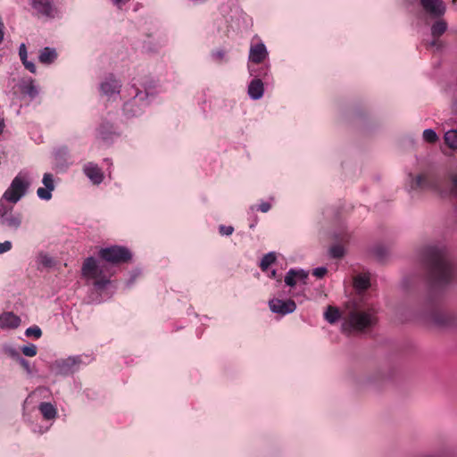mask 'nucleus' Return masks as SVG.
<instances>
[{
    "label": "nucleus",
    "instance_id": "obj_27",
    "mask_svg": "<svg viewBox=\"0 0 457 457\" xmlns=\"http://www.w3.org/2000/svg\"><path fill=\"white\" fill-rule=\"evenodd\" d=\"M353 287L359 292H363L370 287V276L369 273H361L354 277Z\"/></svg>",
    "mask_w": 457,
    "mask_h": 457
},
{
    "label": "nucleus",
    "instance_id": "obj_7",
    "mask_svg": "<svg viewBox=\"0 0 457 457\" xmlns=\"http://www.w3.org/2000/svg\"><path fill=\"white\" fill-rule=\"evenodd\" d=\"M248 71L253 79L248 83L247 95L250 99L256 101L264 95L265 89L262 79H268L271 77L270 65L265 64L259 68H253L248 65Z\"/></svg>",
    "mask_w": 457,
    "mask_h": 457
},
{
    "label": "nucleus",
    "instance_id": "obj_51",
    "mask_svg": "<svg viewBox=\"0 0 457 457\" xmlns=\"http://www.w3.org/2000/svg\"><path fill=\"white\" fill-rule=\"evenodd\" d=\"M268 276L270 278H275V279H277L279 282L281 281V278H278V276H277V270H270Z\"/></svg>",
    "mask_w": 457,
    "mask_h": 457
},
{
    "label": "nucleus",
    "instance_id": "obj_20",
    "mask_svg": "<svg viewBox=\"0 0 457 457\" xmlns=\"http://www.w3.org/2000/svg\"><path fill=\"white\" fill-rule=\"evenodd\" d=\"M83 173L94 185H100L104 179V175L101 168L92 162H88L84 164Z\"/></svg>",
    "mask_w": 457,
    "mask_h": 457
},
{
    "label": "nucleus",
    "instance_id": "obj_49",
    "mask_svg": "<svg viewBox=\"0 0 457 457\" xmlns=\"http://www.w3.org/2000/svg\"><path fill=\"white\" fill-rule=\"evenodd\" d=\"M451 182H452V194L457 196V174H453L451 177Z\"/></svg>",
    "mask_w": 457,
    "mask_h": 457
},
{
    "label": "nucleus",
    "instance_id": "obj_26",
    "mask_svg": "<svg viewBox=\"0 0 457 457\" xmlns=\"http://www.w3.org/2000/svg\"><path fill=\"white\" fill-rule=\"evenodd\" d=\"M57 52L54 48L46 46L40 50L38 60L43 64H51L57 59Z\"/></svg>",
    "mask_w": 457,
    "mask_h": 457
},
{
    "label": "nucleus",
    "instance_id": "obj_12",
    "mask_svg": "<svg viewBox=\"0 0 457 457\" xmlns=\"http://www.w3.org/2000/svg\"><path fill=\"white\" fill-rule=\"evenodd\" d=\"M435 19L430 21V34L433 37L430 40V52L440 54L446 47V43L439 37L446 31L447 22L442 18Z\"/></svg>",
    "mask_w": 457,
    "mask_h": 457
},
{
    "label": "nucleus",
    "instance_id": "obj_42",
    "mask_svg": "<svg viewBox=\"0 0 457 457\" xmlns=\"http://www.w3.org/2000/svg\"><path fill=\"white\" fill-rule=\"evenodd\" d=\"M16 361L25 370L26 373L29 376L33 375V373H34L33 369L28 360H26L24 357L21 356Z\"/></svg>",
    "mask_w": 457,
    "mask_h": 457
},
{
    "label": "nucleus",
    "instance_id": "obj_37",
    "mask_svg": "<svg viewBox=\"0 0 457 457\" xmlns=\"http://www.w3.org/2000/svg\"><path fill=\"white\" fill-rule=\"evenodd\" d=\"M345 248L343 245L339 244H335L331 245L328 249V253L331 258L340 259L345 255Z\"/></svg>",
    "mask_w": 457,
    "mask_h": 457
},
{
    "label": "nucleus",
    "instance_id": "obj_50",
    "mask_svg": "<svg viewBox=\"0 0 457 457\" xmlns=\"http://www.w3.org/2000/svg\"><path fill=\"white\" fill-rule=\"evenodd\" d=\"M44 388H37L35 391H33L25 400L24 403H29L30 399H32L37 395L40 394L42 391H44Z\"/></svg>",
    "mask_w": 457,
    "mask_h": 457
},
{
    "label": "nucleus",
    "instance_id": "obj_5",
    "mask_svg": "<svg viewBox=\"0 0 457 457\" xmlns=\"http://www.w3.org/2000/svg\"><path fill=\"white\" fill-rule=\"evenodd\" d=\"M377 322L376 317L370 312L351 311L342 322V331L347 334L361 332L372 328Z\"/></svg>",
    "mask_w": 457,
    "mask_h": 457
},
{
    "label": "nucleus",
    "instance_id": "obj_36",
    "mask_svg": "<svg viewBox=\"0 0 457 457\" xmlns=\"http://www.w3.org/2000/svg\"><path fill=\"white\" fill-rule=\"evenodd\" d=\"M211 57L214 62L218 63L228 62L227 52L221 48L212 51Z\"/></svg>",
    "mask_w": 457,
    "mask_h": 457
},
{
    "label": "nucleus",
    "instance_id": "obj_30",
    "mask_svg": "<svg viewBox=\"0 0 457 457\" xmlns=\"http://www.w3.org/2000/svg\"><path fill=\"white\" fill-rule=\"evenodd\" d=\"M37 269L52 268L54 265V260L48 253H40L37 258Z\"/></svg>",
    "mask_w": 457,
    "mask_h": 457
},
{
    "label": "nucleus",
    "instance_id": "obj_1",
    "mask_svg": "<svg viewBox=\"0 0 457 457\" xmlns=\"http://www.w3.org/2000/svg\"><path fill=\"white\" fill-rule=\"evenodd\" d=\"M430 285L444 287L457 278V270L453 256L445 245H430ZM453 317L430 297V326L446 327L452 324Z\"/></svg>",
    "mask_w": 457,
    "mask_h": 457
},
{
    "label": "nucleus",
    "instance_id": "obj_46",
    "mask_svg": "<svg viewBox=\"0 0 457 457\" xmlns=\"http://www.w3.org/2000/svg\"><path fill=\"white\" fill-rule=\"evenodd\" d=\"M19 55L21 62L28 60V52L24 43L21 44L19 46Z\"/></svg>",
    "mask_w": 457,
    "mask_h": 457
},
{
    "label": "nucleus",
    "instance_id": "obj_56",
    "mask_svg": "<svg viewBox=\"0 0 457 457\" xmlns=\"http://www.w3.org/2000/svg\"><path fill=\"white\" fill-rule=\"evenodd\" d=\"M254 226H255L254 224H251V225H250V228H254Z\"/></svg>",
    "mask_w": 457,
    "mask_h": 457
},
{
    "label": "nucleus",
    "instance_id": "obj_3",
    "mask_svg": "<svg viewBox=\"0 0 457 457\" xmlns=\"http://www.w3.org/2000/svg\"><path fill=\"white\" fill-rule=\"evenodd\" d=\"M409 14L412 29L419 34H427L428 29V0H401Z\"/></svg>",
    "mask_w": 457,
    "mask_h": 457
},
{
    "label": "nucleus",
    "instance_id": "obj_22",
    "mask_svg": "<svg viewBox=\"0 0 457 457\" xmlns=\"http://www.w3.org/2000/svg\"><path fill=\"white\" fill-rule=\"evenodd\" d=\"M54 158L55 164L62 169L68 168L71 164L70 150L65 145L54 149Z\"/></svg>",
    "mask_w": 457,
    "mask_h": 457
},
{
    "label": "nucleus",
    "instance_id": "obj_23",
    "mask_svg": "<svg viewBox=\"0 0 457 457\" xmlns=\"http://www.w3.org/2000/svg\"><path fill=\"white\" fill-rule=\"evenodd\" d=\"M21 318L11 312L0 315L1 328H17L21 325Z\"/></svg>",
    "mask_w": 457,
    "mask_h": 457
},
{
    "label": "nucleus",
    "instance_id": "obj_48",
    "mask_svg": "<svg viewBox=\"0 0 457 457\" xmlns=\"http://www.w3.org/2000/svg\"><path fill=\"white\" fill-rule=\"evenodd\" d=\"M334 238L341 242H347L350 239V236L348 233L344 232L342 234H335Z\"/></svg>",
    "mask_w": 457,
    "mask_h": 457
},
{
    "label": "nucleus",
    "instance_id": "obj_25",
    "mask_svg": "<svg viewBox=\"0 0 457 457\" xmlns=\"http://www.w3.org/2000/svg\"><path fill=\"white\" fill-rule=\"evenodd\" d=\"M21 91L23 95L29 96L30 99H34L38 95V88L34 84L32 79H23L20 84Z\"/></svg>",
    "mask_w": 457,
    "mask_h": 457
},
{
    "label": "nucleus",
    "instance_id": "obj_55",
    "mask_svg": "<svg viewBox=\"0 0 457 457\" xmlns=\"http://www.w3.org/2000/svg\"><path fill=\"white\" fill-rule=\"evenodd\" d=\"M2 130H3V124H2V122H0V133L2 132Z\"/></svg>",
    "mask_w": 457,
    "mask_h": 457
},
{
    "label": "nucleus",
    "instance_id": "obj_53",
    "mask_svg": "<svg viewBox=\"0 0 457 457\" xmlns=\"http://www.w3.org/2000/svg\"><path fill=\"white\" fill-rule=\"evenodd\" d=\"M428 135H429L428 129H425L422 133L424 141L428 142Z\"/></svg>",
    "mask_w": 457,
    "mask_h": 457
},
{
    "label": "nucleus",
    "instance_id": "obj_17",
    "mask_svg": "<svg viewBox=\"0 0 457 457\" xmlns=\"http://www.w3.org/2000/svg\"><path fill=\"white\" fill-rule=\"evenodd\" d=\"M30 4L37 15L53 19L57 13L53 0H31Z\"/></svg>",
    "mask_w": 457,
    "mask_h": 457
},
{
    "label": "nucleus",
    "instance_id": "obj_21",
    "mask_svg": "<svg viewBox=\"0 0 457 457\" xmlns=\"http://www.w3.org/2000/svg\"><path fill=\"white\" fill-rule=\"evenodd\" d=\"M42 183L45 187H38L37 195L41 200L48 201L52 198V192L55 188L54 176L51 173H45L42 179Z\"/></svg>",
    "mask_w": 457,
    "mask_h": 457
},
{
    "label": "nucleus",
    "instance_id": "obj_11",
    "mask_svg": "<svg viewBox=\"0 0 457 457\" xmlns=\"http://www.w3.org/2000/svg\"><path fill=\"white\" fill-rule=\"evenodd\" d=\"M99 257L112 264L124 263L131 260L132 253L125 246L112 245L109 247L102 248L99 251Z\"/></svg>",
    "mask_w": 457,
    "mask_h": 457
},
{
    "label": "nucleus",
    "instance_id": "obj_54",
    "mask_svg": "<svg viewBox=\"0 0 457 457\" xmlns=\"http://www.w3.org/2000/svg\"><path fill=\"white\" fill-rule=\"evenodd\" d=\"M4 159V154L0 152V165L2 164L3 161Z\"/></svg>",
    "mask_w": 457,
    "mask_h": 457
},
{
    "label": "nucleus",
    "instance_id": "obj_34",
    "mask_svg": "<svg viewBox=\"0 0 457 457\" xmlns=\"http://www.w3.org/2000/svg\"><path fill=\"white\" fill-rule=\"evenodd\" d=\"M324 318L328 323L334 324L340 318V312L337 308L328 306L324 312Z\"/></svg>",
    "mask_w": 457,
    "mask_h": 457
},
{
    "label": "nucleus",
    "instance_id": "obj_10",
    "mask_svg": "<svg viewBox=\"0 0 457 457\" xmlns=\"http://www.w3.org/2000/svg\"><path fill=\"white\" fill-rule=\"evenodd\" d=\"M22 224V215L13 211V205L0 201V227L9 231H17Z\"/></svg>",
    "mask_w": 457,
    "mask_h": 457
},
{
    "label": "nucleus",
    "instance_id": "obj_47",
    "mask_svg": "<svg viewBox=\"0 0 457 457\" xmlns=\"http://www.w3.org/2000/svg\"><path fill=\"white\" fill-rule=\"evenodd\" d=\"M22 64L24 65V67L29 71L31 73H36L37 71V68H36V65L33 62L31 61H29V60H26L22 62Z\"/></svg>",
    "mask_w": 457,
    "mask_h": 457
},
{
    "label": "nucleus",
    "instance_id": "obj_35",
    "mask_svg": "<svg viewBox=\"0 0 457 457\" xmlns=\"http://www.w3.org/2000/svg\"><path fill=\"white\" fill-rule=\"evenodd\" d=\"M372 253L379 262H384L385 260H386L389 254L388 249L382 245H375L372 248Z\"/></svg>",
    "mask_w": 457,
    "mask_h": 457
},
{
    "label": "nucleus",
    "instance_id": "obj_14",
    "mask_svg": "<svg viewBox=\"0 0 457 457\" xmlns=\"http://www.w3.org/2000/svg\"><path fill=\"white\" fill-rule=\"evenodd\" d=\"M37 409H38L40 414L42 415L44 420L50 422V426H46V427L37 426L32 428V431L38 435H43L50 429V427L53 425L54 420L57 419L58 410H57L56 405L50 402L39 403L37 405Z\"/></svg>",
    "mask_w": 457,
    "mask_h": 457
},
{
    "label": "nucleus",
    "instance_id": "obj_40",
    "mask_svg": "<svg viewBox=\"0 0 457 457\" xmlns=\"http://www.w3.org/2000/svg\"><path fill=\"white\" fill-rule=\"evenodd\" d=\"M22 353L27 357H33L37 353V348L34 344H29L21 347Z\"/></svg>",
    "mask_w": 457,
    "mask_h": 457
},
{
    "label": "nucleus",
    "instance_id": "obj_15",
    "mask_svg": "<svg viewBox=\"0 0 457 457\" xmlns=\"http://www.w3.org/2000/svg\"><path fill=\"white\" fill-rule=\"evenodd\" d=\"M121 136L117 126L107 120H103L96 129V137L106 144H112Z\"/></svg>",
    "mask_w": 457,
    "mask_h": 457
},
{
    "label": "nucleus",
    "instance_id": "obj_45",
    "mask_svg": "<svg viewBox=\"0 0 457 457\" xmlns=\"http://www.w3.org/2000/svg\"><path fill=\"white\" fill-rule=\"evenodd\" d=\"M328 272V269L326 267H317L315 269H313L312 270V274L313 276L319 278H323Z\"/></svg>",
    "mask_w": 457,
    "mask_h": 457
},
{
    "label": "nucleus",
    "instance_id": "obj_39",
    "mask_svg": "<svg viewBox=\"0 0 457 457\" xmlns=\"http://www.w3.org/2000/svg\"><path fill=\"white\" fill-rule=\"evenodd\" d=\"M271 209V204L268 202L262 201L259 204L250 206L251 211H260L263 213L268 212Z\"/></svg>",
    "mask_w": 457,
    "mask_h": 457
},
{
    "label": "nucleus",
    "instance_id": "obj_28",
    "mask_svg": "<svg viewBox=\"0 0 457 457\" xmlns=\"http://www.w3.org/2000/svg\"><path fill=\"white\" fill-rule=\"evenodd\" d=\"M445 4L443 0H430V21L441 18L445 12Z\"/></svg>",
    "mask_w": 457,
    "mask_h": 457
},
{
    "label": "nucleus",
    "instance_id": "obj_16",
    "mask_svg": "<svg viewBox=\"0 0 457 457\" xmlns=\"http://www.w3.org/2000/svg\"><path fill=\"white\" fill-rule=\"evenodd\" d=\"M268 305L270 311L272 313L278 314L279 316H286L295 312L296 310V303L292 299H279L277 297H273L269 300Z\"/></svg>",
    "mask_w": 457,
    "mask_h": 457
},
{
    "label": "nucleus",
    "instance_id": "obj_18",
    "mask_svg": "<svg viewBox=\"0 0 457 457\" xmlns=\"http://www.w3.org/2000/svg\"><path fill=\"white\" fill-rule=\"evenodd\" d=\"M309 271L303 269H290L284 278L285 284L290 287H294L297 282L303 285L307 284Z\"/></svg>",
    "mask_w": 457,
    "mask_h": 457
},
{
    "label": "nucleus",
    "instance_id": "obj_32",
    "mask_svg": "<svg viewBox=\"0 0 457 457\" xmlns=\"http://www.w3.org/2000/svg\"><path fill=\"white\" fill-rule=\"evenodd\" d=\"M1 351L6 356L17 361L21 355L20 354L19 350L10 343L3 344L1 347Z\"/></svg>",
    "mask_w": 457,
    "mask_h": 457
},
{
    "label": "nucleus",
    "instance_id": "obj_24",
    "mask_svg": "<svg viewBox=\"0 0 457 457\" xmlns=\"http://www.w3.org/2000/svg\"><path fill=\"white\" fill-rule=\"evenodd\" d=\"M415 260L423 267L425 271L428 269V245L426 242L417 246L415 250Z\"/></svg>",
    "mask_w": 457,
    "mask_h": 457
},
{
    "label": "nucleus",
    "instance_id": "obj_44",
    "mask_svg": "<svg viewBox=\"0 0 457 457\" xmlns=\"http://www.w3.org/2000/svg\"><path fill=\"white\" fill-rule=\"evenodd\" d=\"M12 247V244L9 240H5L0 243V255L9 252Z\"/></svg>",
    "mask_w": 457,
    "mask_h": 457
},
{
    "label": "nucleus",
    "instance_id": "obj_33",
    "mask_svg": "<svg viewBox=\"0 0 457 457\" xmlns=\"http://www.w3.org/2000/svg\"><path fill=\"white\" fill-rule=\"evenodd\" d=\"M445 145L453 149H457V130L452 129L447 131L444 137Z\"/></svg>",
    "mask_w": 457,
    "mask_h": 457
},
{
    "label": "nucleus",
    "instance_id": "obj_6",
    "mask_svg": "<svg viewBox=\"0 0 457 457\" xmlns=\"http://www.w3.org/2000/svg\"><path fill=\"white\" fill-rule=\"evenodd\" d=\"M30 187V180L27 172L21 171L12 180L11 185L4 191L0 201L13 205L23 198Z\"/></svg>",
    "mask_w": 457,
    "mask_h": 457
},
{
    "label": "nucleus",
    "instance_id": "obj_41",
    "mask_svg": "<svg viewBox=\"0 0 457 457\" xmlns=\"http://www.w3.org/2000/svg\"><path fill=\"white\" fill-rule=\"evenodd\" d=\"M25 336L39 338L42 336V330L38 326H31L25 330Z\"/></svg>",
    "mask_w": 457,
    "mask_h": 457
},
{
    "label": "nucleus",
    "instance_id": "obj_43",
    "mask_svg": "<svg viewBox=\"0 0 457 457\" xmlns=\"http://www.w3.org/2000/svg\"><path fill=\"white\" fill-rule=\"evenodd\" d=\"M219 232L221 236H230L234 232V228L232 226L220 225Z\"/></svg>",
    "mask_w": 457,
    "mask_h": 457
},
{
    "label": "nucleus",
    "instance_id": "obj_29",
    "mask_svg": "<svg viewBox=\"0 0 457 457\" xmlns=\"http://www.w3.org/2000/svg\"><path fill=\"white\" fill-rule=\"evenodd\" d=\"M378 373L376 374H361L354 378V383L358 386H368L376 382Z\"/></svg>",
    "mask_w": 457,
    "mask_h": 457
},
{
    "label": "nucleus",
    "instance_id": "obj_31",
    "mask_svg": "<svg viewBox=\"0 0 457 457\" xmlns=\"http://www.w3.org/2000/svg\"><path fill=\"white\" fill-rule=\"evenodd\" d=\"M277 260V254L275 252H269L268 253L264 254L260 262V268L262 271H268L269 267L275 263Z\"/></svg>",
    "mask_w": 457,
    "mask_h": 457
},
{
    "label": "nucleus",
    "instance_id": "obj_8",
    "mask_svg": "<svg viewBox=\"0 0 457 457\" xmlns=\"http://www.w3.org/2000/svg\"><path fill=\"white\" fill-rule=\"evenodd\" d=\"M81 273L87 278L95 279L93 286L97 292H102L108 285L111 284V280L109 278L101 277L103 273V267H101L96 259L92 256L85 259Z\"/></svg>",
    "mask_w": 457,
    "mask_h": 457
},
{
    "label": "nucleus",
    "instance_id": "obj_4",
    "mask_svg": "<svg viewBox=\"0 0 457 457\" xmlns=\"http://www.w3.org/2000/svg\"><path fill=\"white\" fill-rule=\"evenodd\" d=\"M428 162L427 158L417 159V163L412 171L409 173L407 187L412 199L418 197L420 193L426 192L428 188Z\"/></svg>",
    "mask_w": 457,
    "mask_h": 457
},
{
    "label": "nucleus",
    "instance_id": "obj_2",
    "mask_svg": "<svg viewBox=\"0 0 457 457\" xmlns=\"http://www.w3.org/2000/svg\"><path fill=\"white\" fill-rule=\"evenodd\" d=\"M158 93V84L153 79L145 80L139 86L133 85L129 92L131 97L122 106L124 118L131 120L140 117Z\"/></svg>",
    "mask_w": 457,
    "mask_h": 457
},
{
    "label": "nucleus",
    "instance_id": "obj_52",
    "mask_svg": "<svg viewBox=\"0 0 457 457\" xmlns=\"http://www.w3.org/2000/svg\"><path fill=\"white\" fill-rule=\"evenodd\" d=\"M438 139L436 133L430 129V144L436 142Z\"/></svg>",
    "mask_w": 457,
    "mask_h": 457
},
{
    "label": "nucleus",
    "instance_id": "obj_9",
    "mask_svg": "<svg viewBox=\"0 0 457 457\" xmlns=\"http://www.w3.org/2000/svg\"><path fill=\"white\" fill-rule=\"evenodd\" d=\"M82 365H85L83 357L74 355L55 360L50 364L49 370L54 376L68 377L79 371Z\"/></svg>",
    "mask_w": 457,
    "mask_h": 457
},
{
    "label": "nucleus",
    "instance_id": "obj_19",
    "mask_svg": "<svg viewBox=\"0 0 457 457\" xmlns=\"http://www.w3.org/2000/svg\"><path fill=\"white\" fill-rule=\"evenodd\" d=\"M269 56V52L263 42L252 45L249 49L248 62L255 64L262 63Z\"/></svg>",
    "mask_w": 457,
    "mask_h": 457
},
{
    "label": "nucleus",
    "instance_id": "obj_13",
    "mask_svg": "<svg viewBox=\"0 0 457 457\" xmlns=\"http://www.w3.org/2000/svg\"><path fill=\"white\" fill-rule=\"evenodd\" d=\"M121 87L120 79L113 74H108L100 82L99 91L107 100H116L120 96Z\"/></svg>",
    "mask_w": 457,
    "mask_h": 457
},
{
    "label": "nucleus",
    "instance_id": "obj_38",
    "mask_svg": "<svg viewBox=\"0 0 457 457\" xmlns=\"http://www.w3.org/2000/svg\"><path fill=\"white\" fill-rule=\"evenodd\" d=\"M141 275V270L136 268L129 272V278L126 281L127 287H131L137 278Z\"/></svg>",
    "mask_w": 457,
    "mask_h": 457
}]
</instances>
